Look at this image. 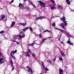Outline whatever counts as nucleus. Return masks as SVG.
Masks as SVG:
<instances>
[{
	"instance_id": "nucleus-1",
	"label": "nucleus",
	"mask_w": 74,
	"mask_h": 74,
	"mask_svg": "<svg viewBox=\"0 0 74 74\" xmlns=\"http://www.w3.org/2000/svg\"><path fill=\"white\" fill-rule=\"evenodd\" d=\"M61 21H63V23H62L61 25V26L63 29H65L64 26H66L67 25V23H66V18L64 17H63L61 18Z\"/></svg>"
},
{
	"instance_id": "nucleus-2",
	"label": "nucleus",
	"mask_w": 74,
	"mask_h": 74,
	"mask_svg": "<svg viewBox=\"0 0 74 74\" xmlns=\"http://www.w3.org/2000/svg\"><path fill=\"white\" fill-rule=\"evenodd\" d=\"M38 3L40 5V6L42 7H44L45 5V3H44L40 1H38Z\"/></svg>"
},
{
	"instance_id": "nucleus-3",
	"label": "nucleus",
	"mask_w": 74,
	"mask_h": 74,
	"mask_svg": "<svg viewBox=\"0 0 74 74\" xmlns=\"http://www.w3.org/2000/svg\"><path fill=\"white\" fill-rule=\"evenodd\" d=\"M42 66L43 69H44L45 70V71H49V69H48V68H45V66H44V64L43 63H42Z\"/></svg>"
},
{
	"instance_id": "nucleus-4",
	"label": "nucleus",
	"mask_w": 74,
	"mask_h": 74,
	"mask_svg": "<svg viewBox=\"0 0 74 74\" xmlns=\"http://www.w3.org/2000/svg\"><path fill=\"white\" fill-rule=\"evenodd\" d=\"M28 71H29V73H33V71L32 70V69L29 67H28Z\"/></svg>"
},
{
	"instance_id": "nucleus-5",
	"label": "nucleus",
	"mask_w": 74,
	"mask_h": 74,
	"mask_svg": "<svg viewBox=\"0 0 74 74\" xmlns=\"http://www.w3.org/2000/svg\"><path fill=\"white\" fill-rule=\"evenodd\" d=\"M17 51V50H16L15 51H11L10 53V55H11V56H13L12 55H13V54H14V53H16V52Z\"/></svg>"
},
{
	"instance_id": "nucleus-6",
	"label": "nucleus",
	"mask_w": 74,
	"mask_h": 74,
	"mask_svg": "<svg viewBox=\"0 0 74 74\" xmlns=\"http://www.w3.org/2000/svg\"><path fill=\"white\" fill-rule=\"evenodd\" d=\"M29 53H31V51H30V49H29L28 51L26 53L27 56H29Z\"/></svg>"
},
{
	"instance_id": "nucleus-7",
	"label": "nucleus",
	"mask_w": 74,
	"mask_h": 74,
	"mask_svg": "<svg viewBox=\"0 0 74 74\" xmlns=\"http://www.w3.org/2000/svg\"><path fill=\"white\" fill-rule=\"evenodd\" d=\"M45 17L44 16H40L38 17H36V20H38V19H42V18H44Z\"/></svg>"
},
{
	"instance_id": "nucleus-8",
	"label": "nucleus",
	"mask_w": 74,
	"mask_h": 74,
	"mask_svg": "<svg viewBox=\"0 0 74 74\" xmlns=\"http://www.w3.org/2000/svg\"><path fill=\"white\" fill-rule=\"evenodd\" d=\"M15 37H19L20 39H21V38H23V37H25V35H23L22 36H21L20 35H17V36H15Z\"/></svg>"
},
{
	"instance_id": "nucleus-9",
	"label": "nucleus",
	"mask_w": 74,
	"mask_h": 74,
	"mask_svg": "<svg viewBox=\"0 0 74 74\" xmlns=\"http://www.w3.org/2000/svg\"><path fill=\"white\" fill-rule=\"evenodd\" d=\"M67 43L68 44H70V45H73V43H71V42H70V39H69L68 41L67 42Z\"/></svg>"
},
{
	"instance_id": "nucleus-10",
	"label": "nucleus",
	"mask_w": 74,
	"mask_h": 74,
	"mask_svg": "<svg viewBox=\"0 0 74 74\" xmlns=\"http://www.w3.org/2000/svg\"><path fill=\"white\" fill-rule=\"evenodd\" d=\"M4 62V59L3 58H0V63H2Z\"/></svg>"
},
{
	"instance_id": "nucleus-11",
	"label": "nucleus",
	"mask_w": 74,
	"mask_h": 74,
	"mask_svg": "<svg viewBox=\"0 0 74 74\" xmlns=\"http://www.w3.org/2000/svg\"><path fill=\"white\" fill-rule=\"evenodd\" d=\"M59 73L60 74H63V70L61 69H60L59 71Z\"/></svg>"
},
{
	"instance_id": "nucleus-12",
	"label": "nucleus",
	"mask_w": 74,
	"mask_h": 74,
	"mask_svg": "<svg viewBox=\"0 0 74 74\" xmlns=\"http://www.w3.org/2000/svg\"><path fill=\"white\" fill-rule=\"evenodd\" d=\"M60 53L61 54V55H62V56H64V57L65 56V55L64 54V53L63 52H62V51H60Z\"/></svg>"
},
{
	"instance_id": "nucleus-13",
	"label": "nucleus",
	"mask_w": 74,
	"mask_h": 74,
	"mask_svg": "<svg viewBox=\"0 0 74 74\" xmlns=\"http://www.w3.org/2000/svg\"><path fill=\"white\" fill-rule=\"evenodd\" d=\"M56 29H57V30H60V31H61V32H62V33H66V32H65V31H63L62 30L60 29H58V28H56Z\"/></svg>"
},
{
	"instance_id": "nucleus-14",
	"label": "nucleus",
	"mask_w": 74,
	"mask_h": 74,
	"mask_svg": "<svg viewBox=\"0 0 74 74\" xmlns=\"http://www.w3.org/2000/svg\"><path fill=\"white\" fill-rule=\"evenodd\" d=\"M66 3L68 5H69L70 3V1L69 0H66Z\"/></svg>"
},
{
	"instance_id": "nucleus-15",
	"label": "nucleus",
	"mask_w": 74,
	"mask_h": 74,
	"mask_svg": "<svg viewBox=\"0 0 74 74\" xmlns=\"http://www.w3.org/2000/svg\"><path fill=\"white\" fill-rule=\"evenodd\" d=\"M20 24L22 26H26V23H20Z\"/></svg>"
},
{
	"instance_id": "nucleus-16",
	"label": "nucleus",
	"mask_w": 74,
	"mask_h": 74,
	"mask_svg": "<svg viewBox=\"0 0 74 74\" xmlns=\"http://www.w3.org/2000/svg\"><path fill=\"white\" fill-rule=\"evenodd\" d=\"M28 29V27H25V28H24V29H23V32H25V31H26V30H27V29Z\"/></svg>"
},
{
	"instance_id": "nucleus-17",
	"label": "nucleus",
	"mask_w": 74,
	"mask_h": 74,
	"mask_svg": "<svg viewBox=\"0 0 74 74\" xmlns=\"http://www.w3.org/2000/svg\"><path fill=\"white\" fill-rule=\"evenodd\" d=\"M15 22H12V24L11 25V27H12L14 26V25H15Z\"/></svg>"
},
{
	"instance_id": "nucleus-18",
	"label": "nucleus",
	"mask_w": 74,
	"mask_h": 74,
	"mask_svg": "<svg viewBox=\"0 0 74 74\" xmlns=\"http://www.w3.org/2000/svg\"><path fill=\"white\" fill-rule=\"evenodd\" d=\"M23 5L21 3H20L18 5V7H23Z\"/></svg>"
},
{
	"instance_id": "nucleus-19",
	"label": "nucleus",
	"mask_w": 74,
	"mask_h": 74,
	"mask_svg": "<svg viewBox=\"0 0 74 74\" xmlns=\"http://www.w3.org/2000/svg\"><path fill=\"white\" fill-rule=\"evenodd\" d=\"M51 8L52 10H55L56 7H55V6H52L51 7Z\"/></svg>"
},
{
	"instance_id": "nucleus-20",
	"label": "nucleus",
	"mask_w": 74,
	"mask_h": 74,
	"mask_svg": "<svg viewBox=\"0 0 74 74\" xmlns=\"http://www.w3.org/2000/svg\"><path fill=\"white\" fill-rule=\"evenodd\" d=\"M50 2H51V3H52L53 4L55 3V1L53 0H51Z\"/></svg>"
},
{
	"instance_id": "nucleus-21",
	"label": "nucleus",
	"mask_w": 74,
	"mask_h": 74,
	"mask_svg": "<svg viewBox=\"0 0 74 74\" xmlns=\"http://www.w3.org/2000/svg\"><path fill=\"white\" fill-rule=\"evenodd\" d=\"M29 2H30V4H31V5H32V6L33 7H35V6L34 5H33V3H31V2H30V1H29Z\"/></svg>"
},
{
	"instance_id": "nucleus-22",
	"label": "nucleus",
	"mask_w": 74,
	"mask_h": 74,
	"mask_svg": "<svg viewBox=\"0 0 74 74\" xmlns=\"http://www.w3.org/2000/svg\"><path fill=\"white\" fill-rule=\"evenodd\" d=\"M52 26H54V27H55V26H56L55 25V23H52Z\"/></svg>"
},
{
	"instance_id": "nucleus-23",
	"label": "nucleus",
	"mask_w": 74,
	"mask_h": 74,
	"mask_svg": "<svg viewBox=\"0 0 74 74\" xmlns=\"http://www.w3.org/2000/svg\"><path fill=\"white\" fill-rule=\"evenodd\" d=\"M29 29L31 31V32H33V29L32 28V27H29Z\"/></svg>"
},
{
	"instance_id": "nucleus-24",
	"label": "nucleus",
	"mask_w": 74,
	"mask_h": 74,
	"mask_svg": "<svg viewBox=\"0 0 74 74\" xmlns=\"http://www.w3.org/2000/svg\"><path fill=\"white\" fill-rule=\"evenodd\" d=\"M10 64H11L12 65V66H13V63L12 62V61H10Z\"/></svg>"
},
{
	"instance_id": "nucleus-25",
	"label": "nucleus",
	"mask_w": 74,
	"mask_h": 74,
	"mask_svg": "<svg viewBox=\"0 0 74 74\" xmlns=\"http://www.w3.org/2000/svg\"><path fill=\"white\" fill-rule=\"evenodd\" d=\"M4 18H5V16L2 15V17H1L2 19H4Z\"/></svg>"
},
{
	"instance_id": "nucleus-26",
	"label": "nucleus",
	"mask_w": 74,
	"mask_h": 74,
	"mask_svg": "<svg viewBox=\"0 0 74 74\" xmlns=\"http://www.w3.org/2000/svg\"><path fill=\"white\" fill-rule=\"evenodd\" d=\"M49 32V33H51V31L48 30H46L44 32Z\"/></svg>"
},
{
	"instance_id": "nucleus-27",
	"label": "nucleus",
	"mask_w": 74,
	"mask_h": 74,
	"mask_svg": "<svg viewBox=\"0 0 74 74\" xmlns=\"http://www.w3.org/2000/svg\"><path fill=\"white\" fill-rule=\"evenodd\" d=\"M11 57L14 59V60H16V59H15V57L14 56H11Z\"/></svg>"
},
{
	"instance_id": "nucleus-28",
	"label": "nucleus",
	"mask_w": 74,
	"mask_h": 74,
	"mask_svg": "<svg viewBox=\"0 0 74 74\" xmlns=\"http://www.w3.org/2000/svg\"><path fill=\"white\" fill-rule=\"evenodd\" d=\"M58 7L59 8H61V9H62V8H62V6L60 5H59L58 6Z\"/></svg>"
},
{
	"instance_id": "nucleus-29",
	"label": "nucleus",
	"mask_w": 74,
	"mask_h": 74,
	"mask_svg": "<svg viewBox=\"0 0 74 74\" xmlns=\"http://www.w3.org/2000/svg\"><path fill=\"white\" fill-rule=\"evenodd\" d=\"M45 40H46V38H45L43 39V40H42L43 42H42V43H44V41H45Z\"/></svg>"
},
{
	"instance_id": "nucleus-30",
	"label": "nucleus",
	"mask_w": 74,
	"mask_h": 74,
	"mask_svg": "<svg viewBox=\"0 0 74 74\" xmlns=\"http://www.w3.org/2000/svg\"><path fill=\"white\" fill-rule=\"evenodd\" d=\"M39 36L40 38H42V37L41 36V34H40Z\"/></svg>"
},
{
	"instance_id": "nucleus-31",
	"label": "nucleus",
	"mask_w": 74,
	"mask_h": 74,
	"mask_svg": "<svg viewBox=\"0 0 74 74\" xmlns=\"http://www.w3.org/2000/svg\"><path fill=\"white\" fill-rule=\"evenodd\" d=\"M34 45V43H32L31 44V46H33Z\"/></svg>"
},
{
	"instance_id": "nucleus-32",
	"label": "nucleus",
	"mask_w": 74,
	"mask_h": 74,
	"mask_svg": "<svg viewBox=\"0 0 74 74\" xmlns=\"http://www.w3.org/2000/svg\"><path fill=\"white\" fill-rule=\"evenodd\" d=\"M4 33V31H2L0 32V33Z\"/></svg>"
},
{
	"instance_id": "nucleus-33",
	"label": "nucleus",
	"mask_w": 74,
	"mask_h": 74,
	"mask_svg": "<svg viewBox=\"0 0 74 74\" xmlns=\"http://www.w3.org/2000/svg\"><path fill=\"white\" fill-rule=\"evenodd\" d=\"M32 56H33V57H35V55H34V54H32Z\"/></svg>"
},
{
	"instance_id": "nucleus-34",
	"label": "nucleus",
	"mask_w": 74,
	"mask_h": 74,
	"mask_svg": "<svg viewBox=\"0 0 74 74\" xmlns=\"http://www.w3.org/2000/svg\"><path fill=\"white\" fill-rule=\"evenodd\" d=\"M1 55H2V54H1V52H0V57H1Z\"/></svg>"
},
{
	"instance_id": "nucleus-35",
	"label": "nucleus",
	"mask_w": 74,
	"mask_h": 74,
	"mask_svg": "<svg viewBox=\"0 0 74 74\" xmlns=\"http://www.w3.org/2000/svg\"><path fill=\"white\" fill-rule=\"evenodd\" d=\"M61 44L64 45V43L62 42H61Z\"/></svg>"
},
{
	"instance_id": "nucleus-36",
	"label": "nucleus",
	"mask_w": 74,
	"mask_h": 74,
	"mask_svg": "<svg viewBox=\"0 0 74 74\" xmlns=\"http://www.w3.org/2000/svg\"><path fill=\"white\" fill-rule=\"evenodd\" d=\"M56 60V58H54V62H55Z\"/></svg>"
},
{
	"instance_id": "nucleus-37",
	"label": "nucleus",
	"mask_w": 74,
	"mask_h": 74,
	"mask_svg": "<svg viewBox=\"0 0 74 74\" xmlns=\"http://www.w3.org/2000/svg\"><path fill=\"white\" fill-rule=\"evenodd\" d=\"M12 70H14V66L13 65V66H12Z\"/></svg>"
},
{
	"instance_id": "nucleus-38",
	"label": "nucleus",
	"mask_w": 74,
	"mask_h": 74,
	"mask_svg": "<svg viewBox=\"0 0 74 74\" xmlns=\"http://www.w3.org/2000/svg\"><path fill=\"white\" fill-rule=\"evenodd\" d=\"M16 44H19V42H17Z\"/></svg>"
},
{
	"instance_id": "nucleus-39",
	"label": "nucleus",
	"mask_w": 74,
	"mask_h": 74,
	"mask_svg": "<svg viewBox=\"0 0 74 74\" xmlns=\"http://www.w3.org/2000/svg\"><path fill=\"white\" fill-rule=\"evenodd\" d=\"M60 60H62V58H60Z\"/></svg>"
},
{
	"instance_id": "nucleus-40",
	"label": "nucleus",
	"mask_w": 74,
	"mask_h": 74,
	"mask_svg": "<svg viewBox=\"0 0 74 74\" xmlns=\"http://www.w3.org/2000/svg\"><path fill=\"white\" fill-rule=\"evenodd\" d=\"M14 2V0H12L11 1V3H13Z\"/></svg>"
},
{
	"instance_id": "nucleus-41",
	"label": "nucleus",
	"mask_w": 74,
	"mask_h": 74,
	"mask_svg": "<svg viewBox=\"0 0 74 74\" xmlns=\"http://www.w3.org/2000/svg\"><path fill=\"white\" fill-rule=\"evenodd\" d=\"M60 37H59L58 38V40H59H59H60Z\"/></svg>"
},
{
	"instance_id": "nucleus-42",
	"label": "nucleus",
	"mask_w": 74,
	"mask_h": 74,
	"mask_svg": "<svg viewBox=\"0 0 74 74\" xmlns=\"http://www.w3.org/2000/svg\"><path fill=\"white\" fill-rule=\"evenodd\" d=\"M61 36H62V35L61 34H60V37H61Z\"/></svg>"
},
{
	"instance_id": "nucleus-43",
	"label": "nucleus",
	"mask_w": 74,
	"mask_h": 74,
	"mask_svg": "<svg viewBox=\"0 0 74 74\" xmlns=\"http://www.w3.org/2000/svg\"><path fill=\"white\" fill-rule=\"evenodd\" d=\"M22 33H23V32L22 31H21V34H22Z\"/></svg>"
},
{
	"instance_id": "nucleus-44",
	"label": "nucleus",
	"mask_w": 74,
	"mask_h": 74,
	"mask_svg": "<svg viewBox=\"0 0 74 74\" xmlns=\"http://www.w3.org/2000/svg\"><path fill=\"white\" fill-rule=\"evenodd\" d=\"M31 44H28V45H29V46H31Z\"/></svg>"
},
{
	"instance_id": "nucleus-45",
	"label": "nucleus",
	"mask_w": 74,
	"mask_h": 74,
	"mask_svg": "<svg viewBox=\"0 0 74 74\" xmlns=\"http://www.w3.org/2000/svg\"><path fill=\"white\" fill-rule=\"evenodd\" d=\"M26 9L27 10H29V8H27Z\"/></svg>"
},
{
	"instance_id": "nucleus-46",
	"label": "nucleus",
	"mask_w": 74,
	"mask_h": 74,
	"mask_svg": "<svg viewBox=\"0 0 74 74\" xmlns=\"http://www.w3.org/2000/svg\"><path fill=\"white\" fill-rule=\"evenodd\" d=\"M16 41H13V42H16Z\"/></svg>"
},
{
	"instance_id": "nucleus-47",
	"label": "nucleus",
	"mask_w": 74,
	"mask_h": 74,
	"mask_svg": "<svg viewBox=\"0 0 74 74\" xmlns=\"http://www.w3.org/2000/svg\"><path fill=\"white\" fill-rule=\"evenodd\" d=\"M48 62H49V63H51V61H48Z\"/></svg>"
},
{
	"instance_id": "nucleus-48",
	"label": "nucleus",
	"mask_w": 74,
	"mask_h": 74,
	"mask_svg": "<svg viewBox=\"0 0 74 74\" xmlns=\"http://www.w3.org/2000/svg\"><path fill=\"white\" fill-rule=\"evenodd\" d=\"M26 1V0H24V1L25 2V1Z\"/></svg>"
},
{
	"instance_id": "nucleus-49",
	"label": "nucleus",
	"mask_w": 74,
	"mask_h": 74,
	"mask_svg": "<svg viewBox=\"0 0 74 74\" xmlns=\"http://www.w3.org/2000/svg\"><path fill=\"white\" fill-rule=\"evenodd\" d=\"M66 34H68V33H66Z\"/></svg>"
}]
</instances>
